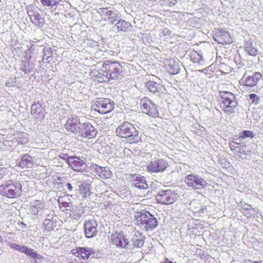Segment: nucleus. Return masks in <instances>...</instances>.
<instances>
[{"label": "nucleus", "instance_id": "1", "mask_svg": "<svg viewBox=\"0 0 263 263\" xmlns=\"http://www.w3.org/2000/svg\"><path fill=\"white\" fill-rule=\"evenodd\" d=\"M22 185L18 181L8 180L0 185V195L6 198L17 199L22 195Z\"/></svg>", "mask_w": 263, "mask_h": 263}, {"label": "nucleus", "instance_id": "2", "mask_svg": "<svg viewBox=\"0 0 263 263\" xmlns=\"http://www.w3.org/2000/svg\"><path fill=\"white\" fill-rule=\"evenodd\" d=\"M217 100L219 108L227 114L234 113L238 106L235 96L230 91H220Z\"/></svg>", "mask_w": 263, "mask_h": 263}, {"label": "nucleus", "instance_id": "3", "mask_svg": "<svg viewBox=\"0 0 263 263\" xmlns=\"http://www.w3.org/2000/svg\"><path fill=\"white\" fill-rule=\"evenodd\" d=\"M116 135L121 138L127 139L130 144L137 143L140 140L139 132L134 125L129 122H124L116 129Z\"/></svg>", "mask_w": 263, "mask_h": 263}, {"label": "nucleus", "instance_id": "4", "mask_svg": "<svg viewBox=\"0 0 263 263\" xmlns=\"http://www.w3.org/2000/svg\"><path fill=\"white\" fill-rule=\"evenodd\" d=\"M135 219L138 226L146 230H152L157 226V220L148 211L142 210L135 215Z\"/></svg>", "mask_w": 263, "mask_h": 263}, {"label": "nucleus", "instance_id": "5", "mask_svg": "<svg viewBox=\"0 0 263 263\" xmlns=\"http://www.w3.org/2000/svg\"><path fill=\"white\" fill-rule=\"evenodd\" d=\"M115 102L109 98H100L91 102V109L100 114H106L114 110Z\"/></svg>", "mask_w": 263, "mask_h": 263}, {"label": "nucleus", "instance_id": "6", "mask_svg": "<svg viewBox=\"0 0 263 263\" xmlns=\"http://www.w3.org/2000/svg\"><path fill=\"white\" fill-rule=\"evenodd\" d=\"M179 197L178 195L171 189L160 191L157 196L156 199L158 203L163 205H168L174 203Z\"/></svg>", "mask_w": 263, "mask_h": 263}, {"label": "nucleus", "instance_id": "7", "mask_svg": "<svg viewBox=\"0 0 263 263\" xmlns=\"http://www.w3.org/2000/svg\"><path fill=\"white\" fill-rule=\"evenodd\" d=\"M104 65V62L102 63H98L89 73L91 77L99 83L108 82V75Z\"/></svg>", "mask_w": 263, "mask_h": 263}, {"label": "nucleus", "instance_id": "8", "mask_svg": "<svg viewBox=\"0 0 263 263\" xmlns=\"http://www.w3.org/2000/svg\"><path fill=\"white\" fill-rule=\"evenodd\" d=\"M105 69L108 75V82L110 79H116L120 76L122 66L118 62H112L110 60L104 61Z\"/></svg>", "mask_w": 263, "mask_h": 263}, {"label": "nucleus", "instance_id": "9", "mask_svg": "<svg viewBox=\"0 0 263 263\" xmlns=\"http://www.w3.org/2000/svg\"><path fill=\"white\" fill-rule=\"evenodd\" d=\"M187 186L194 190H201L206 186L205 181L197 175L189 174L185 178Z\"/></svg>", "mask_w": 263, "mask_h": 263}, {"label": "nucleus", "instance_id": "10", "mask_svg": "<svg viewBox=\"0 0 263 263\" xmlns=\"http://www.w3.org/2000/svg\"><path fill=\"white\" fill-rule=\"evenodd\" d=\"M141 108L144 113L148 116L156 118L159 116V111L156 105L148 98L145 97L141 99Z\"/></svg>", "mask_w": 263, "mask_h": 263}, {"label": "nucleus", "instance_id": "11", "mask_svg": "<svg viewBox=\"0 0 263 263\" xmlns=\"http://www.w3.org/2000/svg\"><path fill=\"white\" fill-rule=\"evenodd\" d=\"M111 7H103L99 8L97 12L100 14L101 20L112 24L119 17L118 14Z\"/></svg>", "mask_w": 263, "mask_h": 263}, {"label": "nucleus", "instance_id": "12", "mask_svg": "<svg viewBox=\"0 0 263 263\" xmlns=\"http://www.w3.org/2000/svg\"><path fill=\"white\" fill-rule=\"evenodd\" d=\"M261 78L262 75L258 72H255L251 76L245 73L240 80L239 83L241 85L247 87H253L257 85Z\"/></svg>", "mask_w": 263, "mask_h": 263}, {"label": "nucleus", "instance_id": "13", "mask_svg": "<svg viewBox=\"0 0 263 263\" xmlns=\"http://www.w3.org/2000/svg\"><path fill=\"white\" fill-rule=\"evenodd\" d=\"M167 162L163 159L155 158L151 161L147 165V169L148 171L157 173L164 171L168 166Z\"/></svg>", "mask_w": 263, "mask_h": 263}, {"label": "nucleus", "instance_id": "14", "mask_svg": "<svg viewBox=\"0 0 263 263\" xmlns=\"http://www.w3.org/2000/svg\"><path fill=\"white\" fill-rule=\"evenodd\" d=\"M81 125L79 118L76 116H72L67 119L64 128L68 133L77 134L79 132Z\"/></svg>", "mask_w": 263, "mask_h": 263}, {"label": "nucleus", "instance_id": "15", "mask_svg": "<svg viewBox=\"0 0 263 263\" xmlns=\"http://www.w3.org/2000/svg\"><path fill=\"white\" fill-rule=\"evenodd\" d=\"M213 39L218 44L223 45H230L233 41L229 32L222 29L216 31L213 35Z\"/></svg>", "mask_w": 263, "mask_h": 263}, {"label": "nucleus", "instance_id": "16", "mask_svg": "<svg viewBox=\"0 0 263 263\" xmlns=\"http://www.w3.org/2000/svg\"><path fill=\"white\" fill-rule=\"evenodd\" d=\"M80 128L79 133L83 138L92 139L97 135V130L89 122L82 123Z\"/></svg>", "mask_w": 263, "mask_h": 263}, {"label": "nucleus", "instance_id": "17", "mask_svg": "<svg viewBox=\"0 0 263 263\" xmlns=\"http://www.w3.org/2000/svg\"><path fill=\"white\" fill-rule=\"evenodd\" d=\"M110 242L117 247L124 248L128 245V240L122 232L116 231L110 237Z\"/></svg>", "mask_w": 263, "mask_h": 263}, {"label": "nucleus", "instance_id": "18", "mask_svg": "<svg viewBox=\"0 0 263 263\" xmlns=\"http://www.w3.org/2000/svg\"><path fill=\"white\" fill-rule=\"evenodd\" d=\"M67 163L76 172H82L86 167V163L82 159L76 156L67 157Z\"/></svg>", "mask_w": 263, "mask_h": 263}, {"label": "nucleus", "instance_id": "19", "mask_svg": "<svg viewBox=\"0 0 263 263\" xmlns=\"http://www.w3.org/2000/svg\"><path fill=\"white\" fill-rule=\"evenodd\" d=\"M164 71L170 75H175L180 71L179 63L173 59H167L164 61Z\"/></svg>", "mask_w": 263, "mask_h": 263}, {"label": "nucleus", "instance_id": "20", "mask_svg": "<svg viewBox=\"0 0 263 263\" xmlns=\"http://www.w3.org/2000/svg\"><path fill=\"white\" fill-rule=\"evenodd\" d=\"M71 253L74 256L83 260L88 259L91 255L95 253L92 249L87 247H76Z\"/></svg>", "mask_w": 263, "mask_h": 263}, {"label": "nucleus", "instance_id": "21", "mask_svg": "<svg viewBox=\"0 0 263 263\" xmlns=\"http://www.w3.org/2000/svg\"><path fill=\"white\" fill-rule=\"evenodd\" d=\"M31 112L36 122L42 121L44 119L46 113L45 108L39 103H34L31 105Z\"/></svg>", "mask_w": 263, "mask_h": 263}, {"label": "nucleus", "instance_id": "22", "mask_svg": "<svg viewBox=\"0 0 263 263\" xmlns=\"http://www.w3.org/2000/svg\"><path fill=\"white\" fill-rule=\"evenodd\" d=\"M97 223L94 219H90L85 222L84 228L85 236L87 238H92L97 235Z\"/></svg>", "mask_w": 263, "mask_h": 263}, {"label": "nucleus", "instance_id": "23", "mask_svg": "<svg viewBox=\"0 0 263 263\" xmlns=\"http://www.w3.org/2000/svg\"><path fill=\"white\" fill-rule=\"evenodd\" d=\"M91 170L101 179H107L112 176V173L107 167H102L97 164L91 166Z\"/></svg>", "mask_w": 263, "mask_h": 263}, {"label": "nucleus", "instance_id": "24", "mask_svg": "<svg viewBox=\"0 0 263 263\" xmlns=\"http://www.w3.org/2000/svg\"><path fill=\"white\" fill-rule=\"evenodd\" d=\"M129 180L136 187L145 189L147 187L146 182L144 177L140 175L132 174L129 176Z\"/></svg>", "mask_w": 263, "mask_h": 263}, {"label": "nucleus", "instance_id": "25", "mask_svg": "<svg viewBox=\"0 0 263 263\" xmlns=\"http://www.w3.org/2000/svg\"><path fill=\"white\" fill-rule=\"evenodd\" d=\"M33 165V159L28 154H26L23 155L18 164V166L22 168H31Z\"/></svg>", "mask_w": 263, "mask_h": 263}, {"label": "nucleus", "instance_id": "26", "mask_svg": "<svg viewBox=\"0 0 263 263\" xmlns=\"http://www.w3.org/2000/svg\"><path fill=\"white\" fill-rule=\"evenodd\" d=\"M145 237L139 231H136L132 238V243L134 247L141 248L144 244Z\"/></svg>", "mask_w": 263, "mask_h": 263}, {"label": "nucleus", "instance_id": "27", "mask_svg": "<svg viewBox=\"0 0 263 263\" xmlns=\"http://www.w3.org/2000/svg\"><path fill=\"white\" fill-rule=\"evenodd\" d=\"M79 192L83 198H86L91 194L90 184L82 182L79 186Z\"/></svg>", "mask_w": 263, "mask_h": 263}, {"label": "nucleus", "instance_id": "28", "mask_svg": "<svg viewBox=\"0 0 263 263\" xmlns=\"http://www.w3.org/2000/svg\"><path fill=\"white\" fill-rule=\"evenodd\" d=\"M116 26L118 31L127 32L132 28V26L129 23L123 20H119Z\"/></svg>", "mask_w": 263, "mask_h": 263}, {"label": "nucleus", "instance_id": "29", "mask_svg": "<svg viewBox=\"0 0 263 263\" xmlns=\"http://www.w3.org/2000/svg\"><path fill=\"white\" fill-rule=\"evenodd\" d=\"M245 48L246 52L251 56L255 57L258 53V50L253 45L252 42L250 41H248L246 42Z\"/></svg>", "mask_w": 263, "mask_h": 263}, {"label": "nucleus", "instance_id": "30", "mask_svg": "<svg viewBox=\"0 0 263 263\" xmlns=\"http://www.w3.org/2000/svg\"><path fill=\"white\" fill-rule=\"evenodd\" d=\"M31 21L38 25H43L44 23V18L38 12L33 13L32 15L29 14Z\"/></svg>", "mask_w": 263, "mask_h": 263}, {"label": "nucleus", "instance_id": "31", "mask_svg": "<svg viewBox=\"0 0 263 263\" xmlns=\"http://www.w3.org/2000/svg\"><path fill=\"white\" fill-rule=\"evenodd\" d=\"M146 86L147 89L153 93L159 92L161 88V86L159 84L157 83L152 81H149L146 82Z\"/></svg>", "mask_w": 263, "mask_h": 263}, {"label": "nucleus", "instance_id": "32", "mask_svg": "<svg viewBox=\"0 0 263 263\" xmlns=\"http://www.w3.org/2000/svg\"><path fill=\"white\" fill-rule=\"evenodd\" d=\"M59 208L64 212L65 210H70L72 206V202H66L61 200L60 199L58 200Z\"/></svg>", "mask_w": 263, "mask_h": 263}, {"label": "nucleus", "instance_id": "33", "mask_svg": "<svg viewBox=\"0 0 263 263\" xmlns=\"http://www.w3.org/2000/svg\"><path fill=\"white\" fill-rule=\"evenodd\" d=\"M17 140L18 142L22 144H27L29 141L28 135L25 133L20 134V135L17 136Z\"/></svg>", "mask_w": 263, "mask_h": 263}, {"label": "nucleus", "instance_id": "34", "mask_svg": "<svg viewBox=\"0 0 263 263\" xmlns=\"http://www.w3.org/2000/svg\"><path fill=\"white\" fill-rule=\"evenodd\" d=\"M71 214L70 215V217L73 219L78 220L81 217V213L80 210L77 207L71 210Z\"/></svg>", "mask_w": 263, "mask_h": 263}, {"label": "nucleus", "instance_id": "35", "mask_svg": "<svg viewBox=\"0 0 263 263\" xmlns=\"http://www.w3.org/2000/svg\"><path fill=\"white\" fill-rule=\"evenodd\" d=\"M41 2L42 4L45 7H52L58 4V2L56 0H41Z\"/></svg>", "mask_w": 263, "mask_h": 263}, {"label": "nucleus", "instance_id": "36", "mask_svg": "<svg viewBox=\"0 0 263 263\" xmlns=\"http://www.w3.org/2000/svg\"><path fill=\"white\" fill-rule=\"evenodd\" d=\"M41 209H42L41 202L39 200H35L32 207V212L35 214H37L39 211Z\"/></svg>", "mask_w": 263, "mask_h": 263}, {"label": "nucleus", "instance_id": "37", "mask_svg": "<svg viewBox=\"0 0 263 263\" xmlns=\"http://www.w3.org/2000/svg\"><path fill=\"white\" fill-rule=\"evenodd\" d=\"M25 253L27 255L30 256L31 257H33L34 258H38V259L42 258V256L41 255L36 254V252H34L32 249L28 248V247H27L26 251V252H25Z\"/></svg>", "mask_w": 263, "mask_h": 263}, {"label": "nucleus", "instance_id": "38", "mask_svg": "<svg viewBox=\"0 0 263 263\" xmlns=\"http://www.w3.org/2000/svg\"><path fill=\"white\" fill-rule=\"evenodd\" d=\"M229 146L231 150L232 151H235L238 153H240L241 152L239 144L235 141H233L232 142L230 143Z\"/></svg>", "mask_w": 263, "mask_h": 263}, {"label": "nucleus", "instance_id": "39", "mask_svg": "<svg viewBox=\"0 0 263 263\" xmlns=\"http://www.w3.org/2000/svg\"><path fill=\"white\" fill-rule=\"evenodd\" d=\"M47 53L44 51V54L43 55V60L46 61L47 63H49L52 59V51L50 49L46 50Z\"/></svg>", "mask_w": 263, "mask_h": 263}, {"label": "nucleus", "instance_id": "40", "mask_svg": "<svg viewBox=\"0 0 263 263\" xmlns=\"http://www.w3.org/2000/svg\"><path fill=\"white\" fill-rule=\"evenodd\" d=\"M43 225L45 227V230L48 232L51 231L53 229V223L50 220H46Z\"/></svg>", "mask_w": 263, "mask_h": 263}, {"label": "nucleus", "instance_id": "41", "mask_svg": "<svg viewBox=\"0 0 263 263\" xmlns=\"http://www.w3.org/2000/svg\"><path fill=\"white\" fill-rule=\"evenodd\" d=\"M254 135L252 131L250 130H243L239 136L241 138H246L247 137L253 138Z\"/></svg>", "mask_w": 263, "mask_h": 263}, {"label": "nucleus", "instance_id": "42", "mask_svg": "<svg viewBox=\"0 0 263 263\" xmlns=\"http://www.w3.org/2000/svg\"><path fill=\"white\" fill-rule=\"evenodd\" d=\"M249 98L251 100L252 103H255V104L258 103L260 98L255 93H251L249 95Z\"/></svg>", "mask_w": 263, "mask_h": 263}, {"label": "nucleus", "instance_id": "43", "mask_svg": "<svg viewBox=\"0 0 263 263\" xmlns=\"http://www.w3.org/2000/svg\"><path fill=\"white\" fill-rule=\"evenodd\" d=\"M9 173L8 168L0 167V179L3 178L5 176L7 175Z\"/></svg>", "mask_w": 263, "mask_h": 263}, {"label": "nucleus", "instance_id": "44", "mask_svg": "<svg viewBox=\"0 0 263 263\" xmlns=\"http://www.w3.org/2000/svg\"><path fill=\"white\" fill-rule=\"evenodd\" d=\"M164 1V4H165L170 7L175 5L178 0H163Z\"/></svg>", "mask_w": 263, "mask_h": 263}, {"label": "nucleus", "instance_id": "45", "mask_svg": "<svg viewBox=\"0 0 263 263\" xmlns=\"http://www.w3.org/2000/svg\"><path fill=\"white\" fill-rule=\"evenodd\" d=\"M251 209V206L246 203L241 204L240 211L244 212L245 211H249Z\"/></svg>", "mask_w": 263, "mask_h": 263}, {"label": "nucleus", "instance_id": "46", "mask_svg": "<svg viewBox=\"0 0 263 263\" xmlns=\"http://www.w3.org/2000/svg\"><path fill=\"white\" fill-rule=\"evenodd\" d=\"M20 245H18L16 243H12L11 245H10V247L13 249V250H17L18 251L19 250V248H20Z\"/></svg>", "mask_w": 263, "mask_h": 263}, {"label": "nucleus", "instance_id": "47", "mask_svg": "<svg viewBox=\"0 0 263 263\" xmlns=\"http://www.w3.org/2000/svg\"><path fill=\"white\" fill-rule=\"evenodd\" d=\"M27 249V247L20 246L18 251H20L21 252L25 253V252H26V251Z\"/></svg>", "mask_w": 263, "mask_h": 263}, {"label": "nucleus", "instance_id": "48", "mask_svg": "<svg viewBox=\"0 0 263 263\" xmlns=\"http://www.w3.org/2000/svg\"><path fill=\"white\" fill-rule=\"evenodd\" d=\"M66 185H67V187H68V190L69 191H72V185L70 183H67L66 184Z\"/></svg>", "mask_w": 263, "mask_h": 263}, {"label": "nucleus", "instance_id": "49", "mask_svg": "<svg viewBox=\"0 0 263 263\" xmlns=\"http://www.w3.org/2000/svg\"><path fill=\"white\" fill-rule=\"evenodd\" d=\"M67 157H69V156H67V154H65V155H64V156H60V157L61 159H67Z\"/></svg>", "mask_w": 263, "mask_h": 263}, {"label": "nucleus", "instance_id": "50", "mask_svg": "<svg viewBox=\"0 0 263 263\" xmlns=\"http://www.w3.org/2000/svg\"><path fill=\"white\" fill-rule=\"evenodd\" d=\"M20 224L22 226V227H26V224L23 222H21Z\"/></svg>", "mask_w": 263, "mask_h": 263}, {"label": "nucleus", "instance_id": "51", "mask_svg": "<svg viewBox=\"0 0 263 263\" xmlns=\"http://www.w3.org/2000/svg\"><path fill=\"white\" fill-rule=\"evenodd\" d=\"M3 241V238H2V237L0 235V242H2Z\"/></svg>", "mask_w": 263, "mask_h": 263}, {"label": "nucleus", "instance_id": "52", "mask_svg": "<svg viewBox=\"0 0 263 263\" xmlns=\"http://www.w3.org/2000/svg\"><path fill=\"white\" fill-rule=\"evenodd\" d=\"M2 2V0H0V3Z\"/></svg>", "mask_w": 263, "mask_h": 263}]
</instances>
